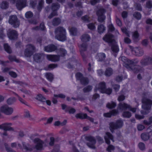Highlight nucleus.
<instances>
[{
    "mask_svg": "<svg viewBox=\"0 0 152 152\" xmlns=\"http://www.w3.org/2000/svg\"><path fill=\"white\" fill-rule=\"evenodd\" d=\"M34 47L31 45H28L27 46L26 49L25 51V55L26 57L30 56L32 54L33 51L34 50Z\"/></svg>",
    "mask_w": 152,
    "mask_h": 152,
    "instance_id": "obj_8",
    "label": "nucleus"
},
{
    "mask_svg": "<svg viewBox=\"0 0 152 152\" xmlns=\"http://www.w3.org/2000/svg\"><path fill=\"white\" fill-rule=\"evenodd\" d=\"M104 138L107 144H109L110 143L109 139H111L113 141L112 136L108 132L106 133V135L104 136Z\"/></svg>",
    "mask_w": 152,
    "mask_h": 152,
    "instance_id": "obj_20",
    "label": "nucleus"
},
{
    "mask_svg": "<svg viewBox=\"0 0 152 152\" xmlns=\"http://www.w3.org/2000/svg\"><path fill=\"white\" fill-rule=\"evenodd\" d=\"M131 115V113L129 112H124L123 114V116L125 117L129 118Z\"/></svg>",
    "mask_w": 152,
    "mask_h": 152,
    "instance_id": "obj_37",
    "label": "nucleus"
},
{
    "mask_svg": "<svg viewBox=\"0 0 152 152\" xmlns=\"http://www.w3.org/2000/svg\"><path fill=\"white\" fill-rule=\"evenodd\" d=\"M54 138L51 137L50 138V142L49 143V145H52L54 144Z\"/></svg>",
    "mask_w": 152,
    "mask_h": 152,
    "instance_id": "obj_53",
    "label": "nucleus"
},
{
    "mask_svg": "<svg viewBox=\"0 0 152 152\" xmlns=\"http://www.w3.org/2000/svg\"><path fill=\"white\" fill-rule=\"evenodd\" d=\"M15 101V99L13 97L9 99L7 101V102L8 104L10 105L13 103Z\"/></svg>",
    "mask_w": 152,
    "mask_h": 152,
    "instance_id": "obj_29",
    "label": "nucleus"
},
{
    "mask_svg": "<svg viewBox=\"0 0 152 152\" xmlns=\"http://www.w3.org/2000/svg\"><path fill=\"white\" fill-rule=\"evenodd\" d=\"M88 139L89 142L87 143L88 146L90 148H95L94 144L96 142L94 139L92 137H88Z\"/></svg>",
    "mask_w": 152,
    "mask_h": 152,
    "instance_id": "obj_15",
    "label": "nucleus"
},
{
    "mask_svg": "<svg viewBox=\"0 0 152 152\" xmlns=\"http://www.w3.org/2000/svg\"><path fill=\"white\" fill-rule=\"evenodd\" d=\"M89 17L87 16H85L82 18V19L84 22H88L89 21Z\"/></svg>",
    "mask_w": 152,
    "mask_h": 152,
    "instance_id": "obj_49",
    "label": "nucleus"
},
{
    "mask_svg": "<svg viewBox=\"0 0 152 152\" xmlns=\"http://www.w3.org/2000/svg\"><path fill=\"white\" fill-rule=\"evenodd\" d=\"M105 11L104 9H101L97 13V15L98 17V20L99 22H102L105 20V17L103 15V13Z\"/></svg>",
    "mask_w": 152,
    "mask_h": 152,
    "instance_id": "obj_10",
    "label": "nucleus"
},
{
    "mask_svg": "<svg viewBox=\"0 0 152 152\" xmlns=\"http://www.w3.org/2000/svg\"><path fill=\"white\" fill-rule=\"evenodd\" d=\"M25 115L26 117H30V114L28 111L26 110L25 112Z\"/></svg>",
    "mask_w": 152,
    "mask_h": 152,
    "instance_id": "obj_60",
    "label": "nucleus"
},
{
    "mask_svg": "<svg viewBox=\"0 0 152 152\" xmlns=\"http://www.w3.org/2000/svg\"><path fill=\"white\" fill-rule=\"evenodd\" d=\"M43 4V1H41L40 2H39V6L38 7V9L41 8L42 6V5Z\"/></svg>",
    "mask_w": 152,
    "mask_h": 152,
    "instance_id": "obj_63",
    "label": "nucleus"
},
{
    "mask_svg": "<svg viewBox=\"0 0 152 152\" xmlns=\"http://www.w3.org/2000/svg\"><path fill=\"white\" fill-rule=\"evenodd\" d=\"M142 108L145 110H148L150 109L152 104V101L143 96L142 100Z\"/></svg>",
    "mask_w": 152,
    "mask_h": 152,
    "instance_id": "obj_3",
    "label": "nucleus"
},
{
    "mask_svg": "<svg viewBox=\"0 0 152 152\" xmlns=\"http://www.w3.org/2000/svg\"><path fill=\"white\" fill-rule=\"evenodd\" d=\"M133 15L137 19H140L141 18V15L138 12H135Z\"/></svg>",
    "mask_w": 152,
    "mask_h": 152,
    "instance_id": "obj_40",
    "label": "nucleus"
},
{
    "mask_svg": "<svg viewBox=\"0 0 152 152\" xmlns=\"http://www.w3.org/2000/svg\"><path fill=\"white\" fill-rule=\"evenodd\" d=\"M146 7L148 8H150L152 7V1H148L146 3Z\"/></svg>",
    "mask_w": 152,
    "mask_h": 152,
    "instance_id": "obj_42",
    "label": "nucleus"
},
{
    "mask_svg": "<svg viewBox=\"0 0 152 152\" xmlns=\"http://www.w3.org/2000/svg\"><path fill=\"white\" fill-rule=\"evenodd\" d=\"M148 44V42L147 40L145 39L143 41L142 44L144 46Z\"/></svg>",
    "mask_w": 152,
    "mask_h": 152,
    "instance_id": "obj_64",
    "label": "nucleus"
},
{
    "mask_svg": "<svg viewBox=\"0 0 152 152\" xmlns=\"http://www.w3.org/2000/svg\"><path fill=\"white\" fill-rule=\"evenodd\" d=\"M26 0H18L16 2V6L19 10H21L22 8L26 6Z\"/></svg>",
    "mask_w": 152,
    "mask_h": 152,
    "instance_id": "obj_9",
    "label": "nucleus"
},
{
    "mask_svg": "<svg viewBox=\"0 0 152 152\" xmlns=\"http://www.w3.org/2000/svg\"><path fill=\"white\" fill-rule=\"evenodd\" d=\"M11 123H4L0 125V129H2L5 130H12L13 129L11 127Z\"/></svg>",
    "mask_w": 152,
    "mask_h": 152,
    "instance_id": "obj_13",
    "label": "nucleus"
},
{
    "mask_svg": "<svg viewBox=\"0 0 152 152\" xmlns=\"http://www.w3.org/2000/svg\"><path fill=\"white\" fill-rule=\"evenodd\" d=\"M129 47L131 51L133 52H134L136 55L138 56H140L142 55L143 52L142 49H140L137 48H133L131 46H130Z\"/></svg>",
    "mask_w": 152,
    "mask_h": 152,
    "instance_id": "obj_12",
    "label": "nucleus"
},
{
    "mask_svg": "<svg viewBox=\"0 0 152 152\" xmlns=\"http://www.w3.org/2000/svg\"><path fill=\"white\" fill-rule=\"evenodd\" d=\"M141 137L142 139L144 140H146L149 138L148 134H142L141 135Z\"/></svg>",
    "mask_w": 152,
    "mask_h": 152,
    "instance_id": "obj_33",
    "label": "nucleus"
},
{
    "mask_svg": "<svg viewBox=\"0 0 152 152\" xmlns=\"http://www.w3.org/2000/svg\"><path fill=\"white\" fill-rule=\"evenodd\" d=\"M144 123L145 124L148 125L152 123V117L150 118L148 122L147 121H145Z\"/></svg>",
    "mask_w": 152,
    "mask_h": 152,
    "instance_id": "obj_52",
    "label": "nucleus"
},
{
    "mask_svg": "<svg viewBox=\"0 0 152 152\" xmlns=\"http://www.w3.org/2000/svg\"><path fill=\"white\" fill-rule=\"evenodd\" d=\"M116 22L117 24L119 26H121V20L118 19H117L116 20Z\"/></svg>",
    "mask_w": 152,
    "mask_h": 152,
    "instance_id": "obj_62",
    "label": "nucleus"
},
{
    "mask_svg": "<svg viewBox=\"0 0 152 152\" xmlns=\"http://www.w3.org/2000/svg\"><path fill=\"white\" fill-rule=\"evenodd\" d=\"M8 6L7 3L5 1L2 2L0 5V7L2 9H6Z\"/></svg>",
    "mask_w": 152,
    "mask_h": 152,
    "instance_id": "obj_34",
    "label": "nucleus"
},
{
    "mask_svg": "<svg viewBox=\"0 0 152 152\" xmlns=\"http://www.w3.org/2000/svg\"><path fill=\"white\" fill-rule=\"evenodd\" d=\"M116 106L115 103L113 102H111L108 103L107 105V107L109 108H112L115 107Z\"/></svg>",
    "mask_w": 152,
    "mask_h": 152,
    "instance_id": "obj_28",
    "label": "nucleus"
},
{
    "mask_svg": "<svg viewBox=\"0 0 152 152\" xmlns=\"http://www.w3.org/2000/svg\"><path fill=\"white\" fill-rule=\"evenodd\" d=\"M7 35L9 38L10 39H14L16 38L18 36L17 33L15 31L10 30L8 31Z\"/></svg>",
    "mask_w": 152,
    "mask_h": 152,
    "instance_id": "obj_11",
    "label": "nucleus"
},
{
    "mask_svg": "<svg viewBox=\"0 0 152 152\" xmlns=\"http://www.w3.org/2000/svg\"><path fill=\"white\" fill-rule=\"evenodd\" d=\"M4 47L5 50L7 53H10L11 52V50L10 48L7 44H4Z\"/></svg>",
    "mask_w": 152,
    "mask_h": 152,
    "instance_id": "obj_32",
    "label": "nucleus"
},
{
    "mask_svg": "<svg viewBox=\"0 0 152 152\" xmlns=\"http://www.w3.org/2000/svg\"><path fill=\"white\" fill-rule=\"evenodd\" d=\"M9 75L12 77L15 78L17 77V74L14 72L12 71L9 72Z\"/></svg>",
    "mask_w": 152,
    "mask_h": 152,
    "instance_id": "obj_41",
    "label": "nucleus"
},
{
    "mask_svg": "<svg viewBox=\"0 0 152 152\" xmlns=\"http://www.w3.org/2000/svg\"><path fill=\"white\" fill-rule=\"evenodd\" d=\"M8 22L10 24L15 27H18L19 25V22L16 15L10 16L9 17Z\"/></svg>",
    "mask_w": 152,
    "mask_h": 152,
    "instance_id": "obj_6",
    "label": "nucleus"
},
{
    "mask_svg": "<svg viewBox=\"0 0 152 152\" xmlns=\"http://www.w3.org/2000/svg\"><path fill=\"white\" fill-rule=\"evenodd\" d=\"M55 97H57V98H64L65 97V96L64 95L60 94L58 95H54Z\"/></svg>",
    "mask_w": 152,
    "mask_h": 152,
    "instance_id": "obj_48",
    "label": "nucleus"
},
{
    "mask_svg": "<svg viewBox=\"0 0 152 152\" xmlns=\"http://www.w3.org/2000/svg\"><path fill=\"white\" fill-rule=\"evenodd\" d=\"M46 77L47 79L50 81H51L53 78V75L51 73L46 74Z\"/></svg>",
    "mask_w": 152,
    "mask_h": 152,
    "instance_id": "obj_31",
    "label": "nucleus"
},
{
    "mask_svg": "<svg viewBox=\"0 0 152 152\" xmlns=\"http://www.w3.org/2000/svg\"><path fill=\"white\" fill-rule=\"evenodd\" d=\"M70 34L72 35H75L77 33L76 29L74 28H72L69 29Z\"/></svg>",
    "mask_w": 152,
    "mask_h": 152,
    "instance_id": "obj_27",
    "label": "nucleus"
},
{
    "mask_svg": "<svg viewBox=\"0 0 152 152\" xmlns=\"http://www.w3.org/2000/svg\"><path fill=\"white\" fill-rule=\"evenodd\" d=\"M96 58L98 61H101L105 57V55L103 53H99L96 56Z\"/></svg>",
    "mask_w": 152,
    "mask_h": 152,
    "instance_id": "obj_23",
    "label": "nucleus"
},
{
    "mask_svg": "<svg viewBox=\"0 0 152 152\" xmlns=\"http://www.w3.org/2000/svg\"><path fill=\"white\" fill-rule=\"evenodd\" d=\"M60 53L61 54L62 56H64L66 53V51L65 50L62 49L61 50Z\"/></svg>",
    "mask_w": 152,
    "mask_h": 152,
    "instance_id": "obj_51",
    "label": "nucleus"
},
{
    "mask_svg": "<svg viewBox=\"0 0 152 152\" xmlns=\"http://www.w3.org/2000/svg\"><path fill=\"white\" fill-rule=\"evenodd\" d=\"M123 124V121L121 120L117 121L115 124L113 122L110 123V130L112 132H113L114 130L122 127Z\"/></svg>",
    "mask_w": 152,
    "mask_h": 152,
    "instance_id": "obj_5",
    "label": "nucleus"
},
{
    "mask_svg": "<svg viewBox=\"0 0 152 152\" xmlns=\"http://www.w3.org/2000/svg\"><path fill=\"white\" fill-rule=\"evenodd\" d=\"M90 39V37L88 35L85 34L83 35L81 38L82 41H88Z\"/></svg>",
    "mask_w": 152,
    "mask_h": 152,
    "instance_id": "obj_26",
    "label": "nucleus"
},
{
    "mask_svg": "<svg viewBox=\"0 0 152 152\" xmlns=\"http://www.w3.org/2000/svg\"><path fill=\"white\" fill-rule=\"evenodd\" d=\"M114 149V148L112 145H109L107 148V150L109 152H111Z\"/></svg>",
    "mask_w": 152,
    "mask_h": 152,
    "instance_id": "obj_44",
    "label": "nucleus"
},
{
    "mask_svg": "<svg viewBox=\"0 0 152 152\" xmlns=\"http://www.w3.org/2000/svg\"><path fill=\"white\" fill-rule=\"evenodd\" d=\"M112 70L111 68L107 69L105 72V75L106 76H110L112 73Z\"/></svg>",
    "mask_w": 152,
    "mask_h": 152,
    "instance_id": "obj_30",
    "label": "nucleus"
},
{
    "mask_svg": "<svg viewBox=\"0 0 152 152\" xmlns=\"http://www.w3.org/2000/svg\"><path fill=\"white\" fill-rule=\"evenodd\" d=\"M144 128V127L142 125H139L138 126L137 129L139 130H142Z\"/></svg>",
    "mask_w": 152,
    "mask_h": 152,
    "instance_id": "obj_54",
    "label": "nucleus"
},
{
    "mask_svg": "<svg viewBox=\"0 0 152 152\" xmlns=\"http://www.w3.org/2000/svg\"><path fill=\"white\" fill-rule=\"evenodd\" d=\"M105 30L104 26L102 25L99 26L98 28V30L99 32L100 33H103Z\"/></svg>",
    "mask_w": 152,
    "mask_h": 152,
    "instance_id": "obj_25",
    "label": "nucleus"
},
{
    "mask_svg": "<svg viewBox=\"0 0 152 152\" xmlns=\"http://www.w3.org/2000/svg\"><path fill=\"white\" fill-rule=\"evenodd\" d=\"M13 108L7 105H3L0 108V112L7 115H11L13 113Z\"/></svg>",
    "mask_w": 152,
    "mask_h": 152,
    "instance_id": "obj_4",
    "label": "nucleus"
},
{
    "mask_svg": "<svg viewBox=\"0 0 152 152\" xmlns=\"http://www.w3.org/2000/svg\"><path fill=\"white\" fill-rule=\"evenodd\" d=\"M40 55L37 54L34 56V58L35 61L37 62L38 60L40 59Z\"/></svg>",
    "mask_w": 152,
    "mask_h": 152,
    "instance_id": "obj_47",
    "label": "nucleus"
},
{
    "mask_svg": "<svg viewBox=\"0 0 152 152\" xmlns=\"http://www.w3.org/2000/svg\"><path fill=\"white\" fill-rule=\"evenodd\" d=\"M16 95L18 97V99L19 100L20 102H21L22 103H24V101L23 100V99H22L21 97H20L17 94H16Z\"/></svg>",
    "mask_w": 152,
    "mask_h": 152,
    "instance_id": "obj_59",
    "label": "nucleus"
},
{
    "mask_svg": "<svg viewBox=\"0 0 152 152\" xmlns=\"http://www.w3.org/2000/svg\"><path fill=\"white\" fill-rule=\"evenodd\" d=\"M56 38L61 41H64L66 39L65 30L63 27H59L57 28L55 31Z\"/></svg>",
    "mask_w": 152,
    "mask_h": 152,
    "instance_id": "obj_1",
    "label": "nucleus"
},
{
    "mask_svg": "<svg viewBox=\"0 0 152 152\" xmlns=\"http://www.w3.org/2000/svg\"><path fill=\"white\" fill-rule=\"evenodd\" d=\"M76 77L78 80H80L82 83L83 84H86L88 83V80L85 78H83L82 74L80 73H77L76 75Z\"/></svg>",
    "mask_w": 152,
    "mask_h": 152,
    "instance_id": "obj_14",
    "label": "nucleus"
},
{
    "mask_svg": "<svg viewBox=\"0 0 152 152\" xmlns=\"http://www.w3.org/2000/svg\"><path fill=\"white\" fill-rule=\"evenodd\" d=\"M75 116L77 118L81 119H84L86 118L92 122L93 121V119L89 117H87V115L86 114L78 113Z\"/></svg>",
    "mask_w": 152,
    "mask_h": 152,
    "instance_id": "obj_18",
    "label": "nucleus"
},
{
    "mask_svg": "<svg viewBox=\"0 0 152 152\" xmlns=\"http://www.w3.org/2000/svg\"><path fill=\"white\" fill-rule=\"evenodd\" d=\"M47 58L48 60L53 61H56L59 59V57L56 55H47Z\"/></svg>",
    "mask_w": 152,
    "mask_h": 152,
    "instance_id": "obj_19",
    "label": "nucleus"
},
{
    "mask_svg": "<svg viewBox=\"0 0 152 152\" xmlns=\"http://www.w3.org/2000/svg\"><path fill=\"white\" fill-rule=\"evenodd\" d=\"M139 147L141 150H143L145 148L144 144L142 143H140L139 144Z\"/></svg>",
    "mask_w": 152,
    "mask_h": 152,
    "instance_id": "obj_46",
    "label": "nucleus"
},
{
    "mask_svg": "<svg viewBox=\"0 0 152 152\" xmlns=\"http://www.w3.org/2000/svg\"><path fill=\"white\" fill-rule=\"evenodd\" d=\"M36 99L41 102H45V99L41 94H38L36 96Z\"/></svg>",
    "mask_w": 152,
    "mask_h": 152,
    "instance_id": "obj_24",
    "label": "nucleus"
},
{
    "mask_svg": "<svg viewBox=\"0 0 152 152\" xmlns=\"http://www.w3.org/2000/svg\"><path fill=\"white\" fill-rule=\"evenodd\" d=\"M124 41L126 43H130L131 42V40L130 39L127 37L125 38Z\"/></svg>",
    "mask_w": 152,
    "mask_h": 152,
    "instance_id": "obj_57",
    "label": "nucleus"
},
{
    "mask_svg": "<svg viewBox=\"0 0 152 152\" xmlns=\"http://www.w3.org/2000/svg\"><path fill=\"white\" fill-rule=\"evenodd\" d=\"M112 51L115 52H117L119 51L118 46L116 45L112 46Z\"/></svg>",
    "mask_w": 152,
    "mask_h": 152,
    "instance_id": "obj_35",
    "label": "nucleus"
},
{
    "mask_svg": "<svg viewBox=\"0 0 152 152\" xmlns=\"http://www.w3.org/2000/svg\"><path fill=\"white\" fill-rule=\"evenodd\" d=\"M60 22V20L59 18L55 19L53 20V23L54 25H57L59 24Z\"/></svg>",
    "mask_w": 152,
    "mask_h": 152,
    "instance_id": "obj_39",
    "label": "nucleus"
},
{
    "mask_svg": "<svg viewBox=\"0 0 152 152\" xmlns=\"http://www.w3.org/2000/svg\"><path fill=\"white\" fill-rule=\"evenodd\" d=\"M56 65L55 64H50L48 66L49 68L50 69H53L54 68H55L56 67Z\"/></svg>",
    "mask_w": 152,
    "mask_h": 152,
    "instance_id": "obj_56",
    "label": "nucleus"
},
{
    "mask_svg": "<svg viewBox=\"0 0 152 152\" xmlns=\"http://www.w3.org/2000/svg\"><path fill=\"white\" fill-rule=\"evenodd\" d=\"M139 37V34L137 31L134 32L132 34V38L134 39L137 38Z\"/></svg>",
    "mask_w": 152,
    "mask_h": 152,
    "instance_id": "obj_36",
    "label": "nucleus"
},
{
    "mask_svg": "<svg viewBox=\"0 0 152 152\" xmlns=\"http://www.w3.org/2000/svg\"><path fill=\"white\" fill-rule=\"evenodd\" d=\"M91 89L92 88L91 86H88L84 89V92H87L90 91Z\"/></svg>",
    "mask_w": 152,
    "mask_h": 152,
    "instance_id": "obj_50",
    "label": "nucleus"
},
{
    "mask_svg": "<svg viewBox=\"0 0 152 152\" xmlns=\"http://www.w3.org/2000/svg\"><path fill=\"white\" fill-rule=\"evenodd\" d=\"M26 17L27 18H29L32 16V13L31 12H27L25 14Z\"/></svg>",
    "mask_w": 152,
    "mask_h": 152,
    "instance_id": "obj_43",
    "label": "nucleus"
},
{
    "mask_svg": "<svg viewBox=\"0 0 152 152\" xmlns=\"http://www.w3.org/2000/svg\"><path fill=\"white\" fill-rule=\"evenodd\" d=\"M120 106L121 108L122 109H125L128 108L133 113H135L136 110V108H132L130 105L125 103L120 104Z\"/></svg>",
    "mask_w": 152,
    "mask_h": 152,
    "instance_id": "obj_17",
    "label": "nucleus"
},
{
    "mask_svg": "<svg viewBox=\"0 0 152 152\" xmlns=\"http://www.w3.org/2000/svg\"><path fill=\"white\" fill-rule=\"evenodd\" d=\"M122 31L128 36H129V32L125 28H121Z\"/></svg>",
    "mask_w": 152,
    "mask_h": 152,
    "instance_id": "obj_45",
    "label": "nucleus"
},
{
    "mask_svg": "<svg viewBox=\"0 0 152 152\" xmlns=\"http://www.w3.org/2000/svg\"><path fill=\"white\" fill-rule=\"evenodd\" d=\"M56 48L53 45H48L45 48V50L47 52H51L55 50Z\"/></svg>",
    "mask_w": 152,
    "mask_h": 152,
    "instance_id": "obj_21",
    "label": "nucleus"
},
{
    "mask_svg": "<svg viewBox=\"0 0 152 152\" xmlns=\"http://www.w3.org/2000/svg\"><path fill=\"white\" fill-rule=\"evenodd\" d=\"M87 26L88 28L90 30H93L95 28V27L93 23H89L88 25Z\"/></svg>",
    "mask_w": 152,
    "mask_h": 152,
    "instance_id": "obj_38",
    "label": "nucleus"
},
{
    "mask_svg": "<svg viewBox=\"0 0 152 152\" xmlns=\"http://www.w3.org/2000/svg\"><path fill=\"white\" fill-rule=\"evenodd\" d=\"M96 91L97 90L102 93H105L110 94L112 92V90L110 88L105 89V84L103 82L101 83L96 86L95 89Z\"/></svg>",
    "mask_w": 152,
    "mask_h": 152,
    "instance_id": "obj_2",
    "label": "nucleus"
},
{
    "mask_svg": "<svg viewBox=\"0 0 152 152\" xmlns=\"http://www.w3.org/2000/svg\"><path fill=\"white\" fill-rule=\"evenodd\" d=\"M118 113V112L116 110H112L111 113H107L104 114V117H110L112 115H115Z\"/></svg>",
    "mask_w": 152,
    "mask_h": 152,
    "instance_id": "obj_22",
    "label": "nucleus"
},
{
    "mask_svg": "<svg viewBox=\"0 0 152 152\" xmlns=\"http://www.w3.org/2000/svg\"><path fill=\"white\" fill-rule=\"evenodd\" d=\"M35 143L36 144V148L38 150H41L42 149L43 145H46L48 143L46 142H43L39 139H36L34 140Z\"/></svg>",
    "mask_w": 152,
    "mask_h": 152,
    "instance_id": "obj_7",
    "label": "nucleus"
},
{
    "mask_svg": "<svg viewBox=\"0 0 152 152\" xmlns=\"http://www.w3.org/2000/svg\"><path fill=\"white\" fill-rule=\"evenodd\" d=\"M113 87L115 90L117 91L119 89L120 86L118 85H115L113 86Z\"/></svg>",
    "mask_w": 152,
    "mask_h": 152,
    "instance_id": "obj_58",
    "label": "nucleus"
},
{
    "mask_svg": "<svg viewBox=\"0 0 152 152\" xmlns=\"http://www.w3.org/2000/svg\"><path fill=\"white\" fill-rule=\"evenodd\" d=\"M146 23L147 24H152V20L151 19H148L146 21Z\"/></svg>",
    "mask_w": 152,
    "mask_h": 152,
    "instance_id": "obj_61",
    "label": "nucleus"
},
{
    "mask_svg": "<svg viewBox=\"0 0 152 152\" xmlns=\"http://www.w3.org/2000/svg\"><path fill=\"white\" fill-rule=\"evenodd\" d=\"M124 99V96L123 95H121L119 96L118 100L119 101H121L123 100Z\"/></svg>",
    "mask_w": 152,
    "mask_h": 152,
    "instance_id": "obj_55",
    "label": "nucleus"
},
{
    "mask_svg": "<svg viewBox=\"0 0 152 152\" xmlns=\"http://www.w3.org/2000/svg\"><path fill=\"white\" fill-rule=\"evenodd\" d=\"M103 39L105 42H111L113 41V36L110 33H108L103 37Z\"/></svg>",
    "mask_w": 152,
    "mask_h": 152,
    "instance_id": "obj_16",
    "label": "nucleus"
}]
</instances>
